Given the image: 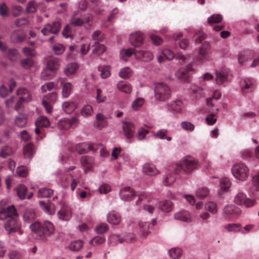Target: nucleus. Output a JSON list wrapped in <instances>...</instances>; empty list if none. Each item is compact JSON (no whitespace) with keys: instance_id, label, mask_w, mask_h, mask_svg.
<instances>
[{"instance_id":"obj_1","label":"nucleus","mask_w":259,"mask_h":259,"mask_svg":"<svg viewBox=\"0 0 259 259\" xmlns=\"http://www.w3.org/2000/svg\"><path fill=\"white\" fill-rule=\"evenodd\" d=\"M18 216L17 210L13 205L0 209V219L8 220L5 228L9 234L20 231V227L17 220Z\"/></svg>"},{"instance_id":"obj_2","label":"nucleus","mask_w":259,"mask_h":259,"mask_svg":"<svg viewBox=\"0 0 259 259\" xmlns=\"http://www.w3.org/2000/svg\"><path fill=\"white\" fill-rule=\"evenodd\" d=\"M30 228L35 234V237L40 239L52 235L55 231L54 225L48 221H45L42 224L35 222L30 225Z\"/></svg>"},{"instance_id":"obj_3","label":"nucleus","mask_w":259,"mask_h":259,"mask_svg":"<svg viewBox=\"0 0 259 259\" xmlns=\"http://www.w3.org/2000/svg\"><path fill=\"white\" fill-rule=\"evenodd\" d=\"M197 165V162L194 158L187 156L176 164L174 171L176 174H179L182 171L189 173L194 169Z\"/></svg>"},{"instance_id":"obj_4","label":"nucleus","mask_w":259,"mask_h":259,"mask_svg":"<svg viewBox=\"0 0 259 259\" xmlns=\"http://www.w3.org/2000/svg\"><path fill=\"white\" fill-rule=\"evenodd\" d=\"M138 199L136 201V205L139 206L140 209L142 207L143 210L149 213H153L154 211L155 207L149 204L152 199L150 194L147 192H141L137 196Z\"/></svg>"},{"instance_id":"obj_5","label":"nucleus","mask_w":259,"mask_h":259,"mask_svg":"<svg viewBox=\"0 0 259 259\" xmlns=\"http://www.w3.org/2000/svg\"><path fill=\"white\" fill-rule=\"evenodd\" d=\"M170 96V89L166 84L163 82L155 83L154 97L157 100L164 102L168 100Z\"/></svg>"},{"instance_id":"obj_6","label":"nucleus","mask_w":259,"mask_h":259,"mask_svg":"<svg viewBox=\"0 0 259 259\" xmlns=\"http://www.w3.org/2000/svg\"><path fill=\"white\" fill-rule=\"evenodd\" d=\"M232 173L237 180L245 181L249 176V170L247 165L243 163H236L232 167Z\"/></svg>"},{"instance_id":"obj_7","label":"nucleus","mask_w":259,"mask_h":259,"mask_svg":"<svg viewBox=\"0 0 259 259\" xmlns=\"http://www.w3.org/2000/svg\"><path fill=\"white\" fill-rule=\"evenodd\" d=\"M234 201L237 204L243 205L246 207H251L256 203L255 200L247 198L246 194L242 192H239L235 196Z\"/></svg>"},{"instance_id":"obj_8","label":"nucleus","mask_w":259,"mask_h":259,"mask_svg":"<svg viewBox=\"0 0 259 259\" xmlns=\"http://www.w3.org/2000/svg\"><path fill=\"white\" fill-rule=\"evenodd\" d=\"M240 86L243 94L251 92L255 88V81L251 78L245 77L241 80Z\"/></svg>"},{"instance_id":"obj_9","label":"nucleus","mask_w":259,"mask_h":259,"mask_svg":"<svg viewBox=\"0 0 259 259\" xmlns=\"http://www.w3.org/2000/svg\"><path fill=\"white\" fill-rule=\"evenodd\" d=\"M78 119L75 116L71 118H63L60 119L58 123V126L60 130H67L70 127H76L78 124Z\"/></svg>"},{"instance_id":"obj_10","label":"nucleus","mask_w":259,"mask_h":259,"mask_svg":"<svg viewBox=\"0 0 259 259\" xmlns=\"http://www.w3.org/2000/svg\"><path fill=\"white\" fill-rule=\"evenodd\" d=\"M122 123L123 134L126 139L130 140L134 137L135 125L131 122L123 121Z\"/></svg>"},{"instance_id":"obj_11","label":"nucleus","mask_w":259,"mask_h":259,"mask_svg":"<svg viewBox=\"0 0 259 259\" xmlns=\"http://www.w3.org/2000/svg\"><path fill=\"white\" fill-rule=\"evenodd\" d=\"M60 205L61 209L57 213L58 218L63 221H68L72 214L70 208L63 202L60 203Z\"/></svg>"},{"instance_id":"obj_12","label":"nucleus","mask_w":259,"mask_h":259,"mask_svg":"<svg viewBox=\"0 0 259 259\" xmlns=\"http://www.w3.org/2000/svg\"><path fill=\"white\" fill-rule=\"evenodd\" d=\"M57 98V94L55 92L47 95L44 99L42 104L45 108L47 113H51L52 112V103H55Z\"/></svg>"},{"instance_id":"obj_13","label":"nucleus","mask_w":259,"mask_h":259,"mask_svg":"<svg viewBox=\"0 0 259 259\" xmlns=\"http://www.w3.org/2000/svg\"><path fill=\"white\" fill-rule=\"evenodd\" d=\"M60 29V24L58 22H53L52 24H47L41 30V32L47 35L50 33H57Z\"/></svg>"},{"instance_id":"obj_14","label":"nucleus","mask_w":259,"mask_h":259,"mask_svg":"<svg viewBox=\"0 0 259 259\" xmlns=\"http://www.w3.org/2000/svg\"><path fill=\"white\" fill-rule=\"evenodd\" d=\"M193 70L192 65L189 64L186 68H181L178 70L176 73V75L178 79L186 81L189 76V72Z\"/></svg>"},{"instance_id":"obj_15","label":"nucleus","mask_w":259,"mask_h":259,"mask_svg":"<svg viewBox=\"0 0 259 259\" xmlns=\"http://www.w3.org/2000/svg\"><path fill=\"white\" fill-rule=\"evenodd\" d=\"M35 124L36 126L35 132L38 135L41 133L40 128L48 127L50 125V122L46 117L40 116L35 121Z\"/></svg>"},{"instance_id":"obj_16","label":"nucleus","mask_w":259,"mask_h":259,"mask_svg":"<svg viewBox=\"0 0 259 259\" xmlns=\"http://www.w3.org/2000/svg\"><path fill=\"white\" fill-rule=\"evenodd\" d=\"M120 198L125 201H130L136 197L135 192L130 187H125L122 188L120 192Z\"/></svg>"},{"instance_id":"obj_17","label":"nucleus","mask_w":259,"mask_h":259,"mask_svg":"<svg viewBox=\"0 0 259 259\" xmlns=\"http://www.w3.org/2000/svg\"><path fill=\"white\" fill-rule=\"evenodd\" d=\"M130 39L132 45L138 47L143 43L144 34L142 32H136L131 35Z\"/></svg>"},{"instance_id":"obj_18","label":"nucleus","mask_w":259,"mask_h":259,"mask_svg":"<svg viewBox=\"0 0 259 259\" xmlns=\"http://www.w3.org/2000/svg\"><path fill=\"white\" fill-rule=\"evenodd\" d=\"M210 49V47L209 44L207 41H204L198 52V58L200 61H203L206 56L209 53Z\"/></svg>"},{"instance_id":"obj_19","label":"nucleus","mask_w":259,"mask_h":259,"mask_svg":"<svg viewBox=\"0 0 259 259\" xmlns=\"http://www.w3.org/2000/svg\"><path fill=\"white\" fill-rule=\"evenodd\" d=\"M249 191L255 196H259V173L253 177L252 186L250 187Z\"/></svg>"},{"instance_id":"obj_20","label":"nucleus","mask_w":259,"mask_h":259,"mask_svg":"<svg viewBox=\"0 0 259 259\" xmlns=\"http://www.w3.org/2000/svg\"><path fill=\"white\" fill-rule=\"evenodd\" d=\"M26 34L20 30L14 31L11 35L12 41L17 44L23 42L26 39Z\"/></svg>"},{"instance_id":"obj_21","label":"nucleus","mask_w":259,"mask_h":259,"mask_svg":"<svg viewBox=\"0 0 259 259\" xmlns=\"http://www.w3.org/2000/svg\"><path fill=\"white\" fill-rule=\"evenodd\" d=\"M162 54L163 57L168 60H171L175 58L176 59L182 60L183 62L185 59V58L183 55L181 54H178L175 55L173 52L169 49H164L163 50Z\"/></svg>"},{"instance_id":"obj_22","label":"nucleus","mask_w":259,"mask_h":259,"mask_svg":"<svg viewBox=\"0 0 259 259\" xmlns=\"http://www.w3.org/2000/svg\"><path fill=\"white\" fill-rule=\"evenodd\" d=\"M107 221L112 225H118L121 221L120 215L117 212L112 211L107 215Z\"/></svg>"},{"instance_id":"obj_23","label":"nucleus","mask_w":259,"mask_h":259,"mask_svg":"<svg viewBox=\"0 0 259 259\" xmlns=\"http://www.w3.org/2000/svg\"><path fill=\"white\" fill-rule=\"evenodd\" d=\"M182 102L181 100L171 102L167 105L168 111L172 113H179L182 110Z\"/></svg>"},{"instance_id":"obj_24","label":"nucleus","mask_w":259,"mask_h":259,"mask_svg":"<svg viewBox=\"0 0 259 259\" xmlns=\"http://www.w3.org/2000/svg\"><path fill=\"white\" fill-rule=\"evenodd\" d=\"M117 88L124 93L129 94L132 91V86L128 82L120 81L117 83Z\"/></svg>"},{"instance_id":"obj_25","label":"nucleus","mask_w":259,"mask_h":259,"mask_svg":"<svg viewBox=\"0 0 259 259\" xmlns=\"http://www.w3.org/2000/svg\"><path fill=\"white\" fill-rule=\"evenodd\" d=\"M143 172L147 175L155 176L158 174V171L153 164L145 163L143 168Z\"/></svg>"},{"instance_id":"obj_26","label":"nucleus","mask_w":259,"mask_h":259,"mask_svg":"<svg viewBox=\"0 0 259 259\" xmlns=\"http://www.w3.org/2000/svg\"><path fill=\"white\" fill-rule=\"evenodd\" d=\"M60 66L59 60L57 58H50L47 63V68L48 70L55 71Z\"/></svg>"},{"instance_id":"obj_27","label":"nucleus","mask_w":259,"mask_h":259,"mask_svg":"<svg viewBox=\"0 0 259 259\" xmlns=\"http://www.w3.org/2000/svg\"><path fill=\"white\" fill-rule=\"evenodd\" d=\"M135 56L139 59L144 61H148L152 59L153 56L151 53L148 51L140 50L135 53Z\"/></svg>"},{"instance_id":"obj_28","label":"nucleus","mask_w":259,"mask_h":259,"mask_svg":"<svg viewBox=\"0 0 259 259\" xmlns=\"http://www.w3.org/2000/svg\"><path fill=\"white\" fill-rule=\"evenodd\" d=\"M62 107L65 113L70 114L77 108V104L73 101H68L63 102Z\"/></svg>"},{"instance_id":"obj_29","label":"nucleus","mask_w":259,"mask_h":259,"mask_svg":"<svg viewBox=\"0 0 259 259\" xmlns=\"http://www.w3.org/2000/svg\"><path fill=\"white\" fill-rule=\"evenodd\" d=\"M40 3H37L34 0L30 1L27 4L25 13H34L39 9Z\"/></svg>"},{"instance_id":"obj_30","label":"nucleus","mask_w":259,"mask_h":259,"mask_svg":"<svg viewBox=\"0 0 259 259\" xmlns=\"http://www.w3.org/2000/svg\"><path fill=\"white\" fill-rule=\"evenodd\" d=\"M158 207L162 211L168 212L172 210L173 205L170 200H163L159 202Z\"/></svg>"},{"instance_id":"obj_31","label":"nucleus","mask_w":259,"mask_h":259,"mask_svg":"<svg viewBox=\"0 0 259 259\" xmlns=\"http://www.w3.org/2000/svg\"><path fill=\"white\" fill-rule=\"evenodd\" d=\"M92 158L88 156H82L80 159V162L81 165L85 167L84 169V173H87L89 170L91 169L93 163Z\"/></svg>"},{"instance_id":"obj_32","label":"nucleus","mask_w":259,"mask_h":259,"mask_svg":"<svg viewBox=\"0 0 259 259\" xmlns=\"http://www.w3.org/2000/svg\"><path fill=\"white\" fill-rule=\"evenodd\" d=\"M224 212L226 215L237 214L240 212V209L235 205L230 204L224 207Z\"/></svg>"},{"instance_id":"obj_33","label":"nucleus","mask_w":259,"mask_h":259,"mask_svg":"<svg viewBox=\"0 0 259 259\" xmlns=\"http://www.w3.org/2000/svg\"><path fill=\"white\" fill-rule=\"evenodd\" d=\"M174 218L176 220L182 221L183 222H190L191 221L190 215L186 211L178 212L174 214Z\"/></svg>"},{"instance_id":"obj_34","label":"nucleus","mask_w":259,"mask_h":259,"mask_svg":"<svg viewBox=\"0 0 259 259\" xmlns=\"http://www.w3.org/2000/svg\"><path fill=\"white\" fill-rule=\"evenodd\" d=\"M34 153V145L32 143H29L24 147L23 154L25 158H32Z\"/></svg>"},{"instance_id":"obj_35","label":"nucleus","mask_w":259,"mask_h":259,"mask_svg":"<svg viewBox=\"0 0 259 259\" xmlns=\"http://www.w3.org/2000/svg\"><path fill=\"white\" fill-rule=\"evenodd\" d=\"M138 225L142 235L143 237H146L150 233L148 223L140 221L138 223Z\"/></svg>"},{"instance_id":"obj_36","label":"nucleus","mask_w":259,"mask_h":259,"mask_svg":"<svg viewBox=\"0 0 259 259\" xmlns=\"http://www.w3.org/2000/svg\"><path fill=\"white\" fill-rule=\"evenodd\" d=\"M39 205L41 208L48 214L52 215L55 213V210L54 206L53 204L48 205L44 201L39 202Z\"/></svg>"},{"instance_id":"obj_37","label":"nucleus","mask_w":259,"mask_h":259,"mask_svg":"<svg viewBox=\"0 0 259 259\" xmlns=\"http://www.w3.org/2000/svg\"><path fill=\"white\" fill-rule=\"evenodd\" d=\"M53 191L52 189L44 187L39 189L37 195L39 197L49 198L53 194Z\"/></svg>"},{"instance_id":"obj_38","label":"nucleus","mask_w":259,"mask_h":259,"mask_svg":"<svg viewBox=\"0 0 259 259\" xmlns=\"http://www.w3.org/2000/svg\"><path fill=\"white\" fill-rule=\"evenodd\" d=\"M78 13H79L78 11L74 12L70 22L71 24L74 26H81L83 24L84 22L81 19L77 17Z\"/></svg>"},{"instance_id":"obj_39","label":"nucleus","mask_w":259,"mask_h":259,"mask_svg":"<svg viewBox=\"0 0 259 259\" xmlns=\"http://www.w3.org/2000/svg\"><path fill=\"white\" fill-rule=\"evenodd\" d=\"M105 117L101 113H98L96 115V121L95 123V126L98 128H101L106 125Z\"/></svg>"},{"instance_id":"obj_40","label":"nucleus","mask_w":259,"mask_h":259,"mask_svg":"<svg viewBox=\"0 0 259 259\" xmlns=\"http://www.w3.org/2000/svg\"><path fill=\"white\" fill-rule=\"evenodd\" d=\"M77 68H78V66L76 63H70L66 66V67L64 70V73L67 76L72 75L75 73V72L77 70Z\"/></svg>"},{"instance_id":"obj_41","label":"nucleus","mask_w":259,"mask_h":259,"mask_svg":"<svg viewBox=\"0 0 259 259\" xmlns=\"http://www.w3.org/2000/svg\"><path fill=\"white\" fill-rule=\"evenodd\" d=\"M6 54L7 57L11 61H15L18 58V52L16 49H11L6 51Z\"/></svg>"},{"instance_id":"obj_42","label":"nucleus","mask_w":259,"mask_h":259,"mask_svg":"<svg viewBox=\"0 0 259 259\" xmlns=\"http://www.w3.org/2000/svg\"><path fill=\"white\" fill-rule=\"evenodd\" d=\"M227 80L226 74L223 71H216L215 81L218 84H223Z\"/></svg>"},{"instance_id":"obj_43","label":"nucleus","mask_w":259,"mask_h":259,"mask_svg":"<svg viewBox=\"0 0 259 259\" xmlns=\"http://www.w3.org/2000/svg\"><path fill=\"white\" fill-rule=\"evenodd\" d=\"M138 51L133 49H123L121 50L120 55L122 59L125 60L127 58L131 57L133 54Z\"/></svg>"},{"instance_id":"obj_44","label":"nucleus","mask_w":259,"mask_h":259,"mask_svg":"<svg viewBox=\"0 0 259 259\" xmlns=\"http://www.w3.org/2000/svg\"><path fill=\"white\" fill-rule=\"evenodd\" d=\"M93 52L94 54L97 55H101L105 51V47L103 45L99 44L98 41L95 42Z\"/></svg>"},{"instance_id":"obj_45","label":"nucleus","mask_w":259,"mask_h":259,"mask_svg":"<svg viewBox=\"0 0 259 259\" xmlns=\"http://www.w3.org/2000/svg\"><path fill=\"white\" fill-rule=\"evenodd\" d=\"M72 89V84L70 82H65L63 84L62 90V96L64 98L69 96Z\"/></svg>"},{"instance_id":"obj_46","label":"nucleus","mask_w":259,"mask_h":259,"mask_svg":"<svg viewBox=\"0 0 259 259\" xmlns=\"http://www.w3.org/2000/svg\"><path fill=\"white\" fill-rule=\"evenodd\" d=\"M93 112V108L89 105H84L80 110V114L83 117L91 116Z\"/></svg>"},{"instance_id":"obj_47","label":"nucleus","mask_w":259,"mask_h":259,"mask_svg":"<svg viewBox=\"0 0 259 259\" xmlns=\"http://www.w3.org/2000/svg\"><path fill=\"white\" fill-rule=\"evenodd\" d=\"M205 208L212 214H214L218 211V206L216 203L213 201H209L205 204Z\"/></svg>"},{"instance_id":"obj_48","label":"nucleus","mask_w":259,"mask_h":259,"mask_svg":"<svg viewBox=\"0 0 259 259\" xmlns=\"http://www.w3.org/2000/svg\"><path fill=\"white\" fill-rule=\"evenodd\" d=\"M23 217L25 221L30 222L35 219V213L32 209H26L24 212Z\"/></svg>"},{"instance_id":"obj_49","label":"nucleus","mask_w":259,"mask_h":259,"mask_svg":"<svg viewBox=\"0 0 259 259\" xmlns=\"http://www.w3.org/2000/svg\"><path fill=\"white\" fill-rule=\"evenodd\" d=\"M29 169L25 166H18L16 169V173L17 175L20 177L25 178L28 175Z\"/></svg>"},{"instance_id":"obj_50","label":"nucleus","mask_w":259,"mask_h":259,"mask_svg":"<svg viewBox=\"0 0 259 259\" xmlns=\"http://www.w3.org/2000/svg\"><path fill=\"white\" fill-rule=\"evenodd\" d=\"M83 246V242L81 240H76L72 242L69 246L70 250L77 251Z\"/></svg>"},{"instance_id":"obj_51","label":"nucleus","mask_w":259,"mask_h":259,"mask_svg":"<svg viewBox=\"0 0 259 259\" xmlns=\"http://www.w3.org/2000/svg\"><path fill=\"white\" fill-rule=\"evenodd\" d=\"M149 133L148 129H146L143 127L139 128L137 130L136 137L138 140L141 141L145 139V136Z\"/></svg>"},{"instance_id":"obj_52","label":"nucleus","mask_w":259,"mask_h":259,"mask_svg":"<svg viewBox=\"0 0 259 259\" xmlns=\"http://www.w3.org/2000/svg\"><path fill=\"white\" fill-rule=\"evenodd\" d=\"M169 255L172 259H179L181 255V250L179 248H173L169 250Z\"/></svg>"},{"instance_id":"obj_53","label":"nucleus","mask_w":259,"mask_h":259,"mask_svg":"<svg viewBox=\"0 0 259 259\" xmlns=\"http://www.w3.org/2000/svg\"><path fill=\"white\" fill-rule=\"evenodd\" d=\"M27 188L24 185H20L17 187V193L19 197L21 199H24L26 197V193Z\"/></svg>"},{"instance_id":"obj_54","label":"nucleus","mask_w":259,"mask_h":259,"mask_svg":"<svg viewBox=\"0 0 259 259\" xmlns=\"http://www.w3.org/2000/svg\"><path fill=\"white\" fill-rule=\"evenodd\" d=\"M175 180L176 177L174 174H167L163 178V183L165 186H168L171 185L175 182Z\"/></svg>"},{"instance_id":"obj_55","label":"nucleus","mask_w":259,"mask_h":259,"mask_svg":"<svg viewBox=\"0 0 259 259\" xmlns=\"http://www.w3.org/2000/svg\"><path fill=\"white\" fill-rule=\"evenodd\" d=\"M13 153L12 148L8 146L3 147L0 152V156L3 158H6Z\"/></svg>"},{"instance_id":"obj_56","label":"nucleus","mask_w":259,"mask_h":259,"mask_svg":"<svg viewBox=\"0 0 259 259\" xmlns=\"http://www.w3.org/2000/svg\"><path fill=\"white\" fill-rule=\"evenodd\" d=\"M26 123L27 119L24 115H19L15 119V123L19 127L24 126Z\"/></svg>"},{"instance_id":"obj_57","label":"nucleus","mask_w":259,"mask_h":259,"mask_svg":"<svg viewBox=\"0 0 259 259\" xmlns=\"http://www.w3.org/2000/svg\"><path fill=\"white\" fill-rule=\"evenodd\" d=\"M220 185L222 190L227 191L230 187L231 183L228 178H224L220 180Z\"/></svg>"},{"instance_id":"obj_58","label":"nucleus","mask_w":259,"mask_h":259,"mask_svg":"<svg viewBox=\"0 0 259 259\" xmlns=\"http://www.w3.org/2000/svg\"><path fill=\"white\" fill-rule=\"evenodd\" d=\"M209 190L206 187H202L199 188L196 191V196L200 198L206 197L209 194Z\"/></svg>"},{"instance_id":"obj_59","label":"nucleus","mask_w":259,"mask_h":259,"mask_svg":"<svg viewBox=\"0 0 259 259\" xmlns=\"http://www.w3.org/2000/svg\"><path fill=\"white\" fill-rule=\"evenodd\" d=\"M132 75V70L129 67H124L122 68L119 73V75L121 78L126 79L131 77Z\"/></svg>"},{"instance_id":"obj_60","label":"nucleus","mask_w":259,"mask_h":259,"mask_svg":"<svg viewBox=\"0 0 259 259\" xmlns=\"http://www.w3.org/2000/svg\"><path fill=\"white\" fill-rule=\"evenodd\" d=\"M88 143H82L77 144L76 146V150L80 154L85 153L88 152L87 150Z\"/></svg>"},{"instance_id":"obj_61","label":"nucleus","mask_w":259,"mask_h":259,"mask_svg":"<svg viewBox=\"0 0 259 259\" xmlns=\"http://www.w3.org/2000/svg\"><path fill=\"white\" fill-rule=\"evenodd\" d=\"M105 241V239L104 237L100 236H97L93 238L90 242V244L93 246H98Z\"/></svg>"},{"instance_id":"obj_62","label":"nucleus","mask_w":259,"mask_h":259,"mask_svg":"<svg viewBox=\"0 0 259 259\" xmlns=\"http://www.w3.org/2000/svg\"><path fill=\"white\" fill-rule=\"evenodd\" d=\"M222 20V16L221 15H213L208 18L207 21L209 24H212L213 23H218L221 22Z\"/></svg>"},{"instance_id":"obj_63","label":"nucleus","mask_w":259,"mask_h":259,"mask_svg":"<svg viewBox=\"0 0 259 259\" xmlns=\"http://www.w3.org/2000/svg\"><path fill=\"white\" fill-rule=\"evenodd\" d=\"M108 230V227L106 223L100 224L96 227V231L98 234H102Z\"/></svg>"},{"instance_id":"obj_64","label":"nucleus","mask_w":259,"mask_h":259,"mask_svg":"<svg viewBox=\"0 0 259 259\" xmlns=\"http://www.w3.org/2000/svg\"><path fill=\"white\" fill-rule=\"evenodd\" d=\"M144 103V99L142 98H139L135 100L132 103V108L134 110H138L140 108Z\"/></svg>"}]
</instances>
